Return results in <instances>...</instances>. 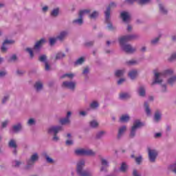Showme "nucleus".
<instances>
[{"mask_svg": "<svg viewBox=\"0 0 176 176\" xmlns=\"http://www.w3.org/2000/svg\"><path fill=\"white\" fill-rule=\"evenodd\" d=\"M86 161L85 160H80L76 164V174L78 176H94L93 172L89 169H85Z\"/></svg>", "mask_w": 176, "mask_h": 176, "instance_id": "obj_1", "label": "nucleus"}, {"mask_svg": "<svg viewBox=\"0 0 176 176\" xmlns=\"http://www.w3.org/2000/svg\"><path fill=\"white\" fill-rule=\"evenodd\" d=\"M121 50L127 54H133L137 52V47H133L131 44L126 43V41L118 40Z\"/></svg>", "mask_w": 176, "mask_h": 176, "instance_id": "obj_2", "label": "nucleus"}, {"mask_svg": "<svg viewBox=\"0 0 176 176\" xmlns=\"http://www.w3.org/2000/svg\"><path fill=\"white\" fill-rule=\"evenodd\" d=\"M74 153L76 156H96V153L93 150L85 148H77Z\"/></svg>", "mask_w": 176, "mask_h": 176, "instance_id": "obj_3", "label": "nucleus"}, {"mask_svg": "<svg viewBox=\"0 0 176 176\" xmlns=\"http://www.w3.org/2000/svg\"><path fill=\"white\" fill-rule=\"evenodd\" d=\"M39 161V154L38 153H33L29 159L26 161V166H25V170H31L36 162Z\"/></svg>", "mask_w": 176, "mask_h": 176, "instance_id": "obj_4", "label": "nucleus"}, {"mask_svg": "<svg viewBox=\"0 0 176 176\" xmlns=\"http://www.w3.org/2000/svg\"><path fill=\"white\" fill-rule=\"evenodd\" d=\"M144 124L140 120H135L133 122V126L131 127L130 133H129V138H135L137 134L138 129H140L142 127Z\"/></svg>", "mask_w": 176, "mask_h": 176, "instance_id": "obj_5", "label": "nucleus"}, {"mask_svg": "<svg viewBox=\"0 0 176 176\" xmlns=\"http://www.w3.org/2000/svg\"><path fill=\"white\" fill-rule=\"evenodd\" d=\"M147 152L150 163H156V159H157V156L159 155V151L155 148L148 147Z\"/></svg>", "mask_w": 176, "mask_h": 176, "instance_id": "obj_6", "label": "nucleus"}, {"mask_svg": "<svg viewBox=\"0 0 176 176\" xmlns=\"http://www.w3.org/2000/svg\"><path fill=\"white\" fill-rule=\"evenodd\" d=\"M76 81L65 80L63 82L61 87L62 89H67V90H70V91H75V90H76Z\"/></svg>", "mask_w": 176, "mask_h": 176, "instance_id": "obj_7", "label": "nucleus"}, {"mask_svg": "<svg viewBox=\"0 0 176 176\" xmlns=\"http://www.w3.org/2000/svg\"><path fill=\"white\" fill-rule=\"evenodd\" d=\"M140 36L138 34H127L120 37L118 41H122L123 42H130L131 41H135L139 39Z\"/></svg>", "mask_w": 176, "mask_h": 176, "instance_id": "obj_8", "label": "nucleus"}, {"mask_svg": "<svg viewBox=\"0 0 176 176\" xmlns=\"http://www.w3.org/2000/svg\"><path fill=\"white\" fill-rule=\"evenodd\" d=\"M71 116H72V111H68L65 118L60 120V123L62 126L65 124H71Z\"/></svg>", "mask_w": 176, "mask_h": 176, "instance_id": "obj_9", "label": "nucleus"}, {"mask_svg": "<svg viewBox=\"0 0 176 176\" xmlns=\"http://www.w3.org/2000/svg\"><path fill=\"white\" fill-rule=\"evenodd\" d=\"M60 131H63L62 126H52L47 129V133L50 134V135H54V134H58Z\"/></svg>", "mask_w": 176, "mask_h": 176, "instance_id": "obj_10", "label": "nucleus"}, {"mask_svg": "<svg viewBox=\"0 0 176 176\" xmlns=\"http://www.w3.org/2000/svg\"><path fill=\"white\" fill-rule=\"evenodd\" d=\"M117 5L116 3L111 2L109 3V6L107 8V10L104 12L106 21L109 22V17L111 16V9H115Z\"/></svg>", "mask_w": 176, "mask_h": 176, "instance_id": "obj_11", "label": "nucleus"}, {"mask_svg": "<svg viewBox=\"0 0 176 176\" xmlns=\"http://www.w3.org/2000/svg\"><path fill=\"white\" fill-rule=\"evenodd\" d=\"M163 75L162 73H159L157 72H154V81L152 82V86L157 83L158 85H162L163 83Z\"/></svg>", "mask_w": 176, "mask_h": 176, "instance_id": "obj_12", "label": "nucleus"}, {"mask_svg": "<svg viewBox=\"0 0 176 176\" xmlns=\"http://www.w3.org/2000/svg\"><path fill=\"white\" fill-rule=\"evenodd\" d=\"M100 171H107V168L109 167V161L104 157L100 158Z\"/></svg>", "mask_w": 176, "mask_h": 176, "instance_id": "obj_13", "label": "nucleus"}, {"mask_svg": "<svg viewBox=\"0 0 176 176\" xmlns=\"http://www.w3.org/2000/svg\"><path fill=\"white\" fill-rule=\"evenodd\" d=\"M120 17L124 23H130L131 20V14L127 11H123L120 13Z\"/></svg>", "mask_w": 176, "mask_h": 176, "instance_id": "obj_14", "label": "nucleus"}, {"mask_svg": "<svg viewBox=\"0 0 176 176\" xmlns=\"http://www.w3.org/2000/svg\"><path fill=\"white\" fill-rule=\"evenodd\" d=\"M12 133L14 134H17L20 131H23V124L21 122H18L14 124L11 129Z\"/></svg>", "mask_w": 176, "mask_h": 176, "instance_id": "obj_15", "label": "nucleus"}, {"mask_svg": "<svg viewBox=\"0 0 176 176\" xmlns=\"http://www.w3.org/2000/svg\"><path fill=\"white\" fill-rule=\"evenodd\" d=\"M46 43V40L45 38H41L39 41H36L33 49L35 52H40L42 49V46Z\"/></svg>", "mask_w": 176, "mask_h": 176, "instance_id": "obj_16", "label": "nucleus"}, {"mask_svg": "<svg viewBox=\"0 0 176 176\" xmlns=\"http://www.w3.org/2000/svg\"><path fill=\"white\" fill-rule=\"evenodd\" d=\"M69 34V33L67 30L61 31L60 32L58 35L56 36V38L60 42H64V41H65V39L67 38V36H68Z\"/></svg>", "mask_w": 176, "mask_h": 176, "instance_id": "obj_17", "label": "nucleus"}, {"mask_svg": "<svg viewBox=\"0 0 176 176\" xmlns=\"http://www.w3.org/2000/svg\"><path fill=\"white\" fill-rule=\"evenodd\" d=\"M60 7L54 8L50 11V16L52 19H57L60 16Z\"/></svg>", "mask_w": 176, "mask_h": 176, "instance_id": "obj_18", "label": "nucleus"}, {"mask_svg": "<svg viewBox=\"0 0 176 176\" xmlns=\"http://www.w3.org/2000/svg\"><path fill=\"white\" fill-rule=\"evenodd\" d=\"M127 131V126L126 125L122 126L118 129V133L117 135V139L120 140L123 135H124V133Z\"/></svg>", "mask_w": 176, "mask_h": 176, "instance_id": "obj_19", "label": "nucleus"}, {"mask_svg": "<svg viewBox=\"0 0 176 176\" xmlns=\"http://www.w3.org/2000/svg\"><path fill=\"white\" fill-rule=\"evenodd\" d=\"M159 8V12L160 14H162V16H167L168 14V10L167 8H166V6L163 3H160L158 5Z\"/></svg>", "mask_w": 176, "mask_h": 176, "instance_id": "obj_20", "label": "nucleus"}, {"mask_svg": "<svg viewBox=\"0 0 176 176\" xmlns=\"http://www.w3.org/2000/svg\"><path fill=\"white\" fill-rule=\"evenodd\" d=\"M128 76L129 78H130L131 80H135V79H137V76H138V70L137 69L130 70L128 73Z\"/></svg>", "mask_w": 176, "mask_h": 176, "instance_id": "obj_21", "label": "nucleus"}, {"mask_svg": "<svg viewBox=\"0 0 176 176\" xmlns=\"http://www.w3.org/2000/svg\"><path fill=\"white\" fill-rule=\"evenodd\" d=\"M160 120H162V111L157 110L154 114L153 121L155 123H159Z\"/></svg>", "mask_w": 176, "mask_h": 176, "instance_id": "obj_22", "label": "nucleus"}, {"mask_svg": "<svg viewBox=\"0 0 176 176\" xmlns=\"http://www.w3.org/2000/svg\"><path fill=\"white\" fill-rule=\"evenodd\" d=\"M138 93L140 97H145L146 96V87L144 85L140 86Z\"/></svg>", "mask_w": 176, "mask_h": 176, "instance_id": "obj_23", "label": "nucleus"}, {"mask_svg": "<svg viewBox=\"0 0 176 176\" xmlns=\"http://www.w3.org/2000/svg\"><path fill=\"white\" fill-rule=\"evenodd\" d=\"M100 16V12L98 10H94L91 13L88 15V19L89 20H97Z\"/></svg>", "mask_w": 176, "mask_h": 176, "instance_id": "obj_24", "label": "nucleus"}, {"mask_svg": "<svg viewBox=\"0 0 176 176\" xmlns=\"http://www.w3.org/2000/svg\"><path fill=\"white\" fill-rule=\"evenodd\" d=\"M66 55L65 53L63 52H58L55 54L54 60L55 61H58V60H63L65 58Z\"/></svg>", "mask_w": 176, "mask_h": 176, "instance_id": "obj_25", "label": "nucleus"}, {"mask_svg": "<svg viewBox=\"0 0 176 176\" xmlns=\"http://www.w3.org/2000/svg\"><path fill=\"white\" fill-rule=\"evenodd\" d=\"M131 95L127 92H121L119 94L120 100H129V98H131Z\"/></svg>", "mask_w": 176, "mask_h": 176, "instance_id": "obj_26", "label": "nucleus"}, {"mask_svg": "<svg viewBox=\"0 0 176 176\" xmlns=\"http://www.w3.org/2000/svg\"><path fill=\"white\" fill-rule=\"evenodd\" d=\"M127 170H129V165L126 162H122L120 165L119 170L120 173H127Z\"/></svg>", "mask_w": 176, "mask_h": 176, "instance_id": "obj_27", "label": "nucleus"}, {"mask_svg": "<svg viewBox=\"0 0 176 176\" xmlns=\"http://www.w3.org/2000/svg\"><path fill=\"white\" fill-rule=\"evenodd\" d=\"M34 89L36 91H37V93H39V91H42V89H43V84L42 83V82H36L34 84Z\"/></svg>", "mask_w": 176, "mask_h": 176, "instance_id": "obj_28", "label": "nucleus"}, {"mask_svg": "<svg viewBox=\"0 0 176 176\" xmlns=\"http://www.w3.org/2000/svg\"><path fill=\"white\" fill-rule=\"evenodd\" d=\"M72 24H74V25H83V18L78 16V19H76L72 21Z\"/></svg>", "mask_w": 176, "mask_h": 176, "instance_id": "obj_29", "label": "nucleus"}, {"mask_svg": "<svg viewBox=\"0 0 176 176\" xmlns=\"http://www.w3.org/2000/svg\"><path fill=\"white\" fill-rule=\"evenodd\" d=\"M130 120V116L129 114L122 115L120 118V122L122 123H127Z\"/></svg>", "mask_w": 176, "mask_h": 176, "instance_id": "obj_30", "label": "nucleus"}, {"mask_svg": "<svg viewBox=\"0 0 176 176\" xmlns=\"http://www.w3.org/2000/svg\"><path fill=\"white\" fill-rule=\"evenodd\" d=\"M124 74H126L125 69H118L115 72V75L116 76H117V78H120L121 76H123Z\"/></svg>", "mask_w": 176, "mask_h": 176, "instance_id": "obj_31", "label": "nucleus"}, {"mask_svg": "<svg viewBox=\"0 0 176 176\" xmlns=\"http://www.w3.org/2000/svg\"><path fill=\"white\" fill-rule=\"evenodd\" d=\"M43 156L45 158V160L47 162V163H50V164H53V163H54V160H52V157H50L47 153H43Z\"/></svg>", "mask_w": 176, "mask_h": 176, "instance_id": "obj_32", "label": "nucleus"}, {"mask_svg": "<svg viewBox=\"0 0 176 176\" xmlns=\"http://www.w3.org/2000/svg\"><path fill=\"white\" fill-rule=\"evenodd\" d=\"M8 146L10 148H17V142L14 139H11L8 142Z\"/></svg>", "mask_w": 176, "mask_h": 176, "instance_id": "obj_33", "label": "nucleus"}, {"mask_svg": "<svg viewBox=\"0 0 176 176\" xmlns=\"http://www.w3.org/2000/svg\"><path fill=\"white\" fill-rule=\"evenodd\" d=\"M164 76H167L168 75H173L174 74V70L171 69H168L166 70H164L162 72H160Z\"/></svg>", "mask_w": 176, "mask_h": 176, "instance_id": "obj_34", "label": "nucleus"}, {"mask_svg": "<svg viewBox=\"0 0 176 176\" xmlns=\"http://www.w3.org/2000/svg\"><path fill=\"white\" fill-rule=\"evenodd\" d=\"M105 134H107V132L105 131H100L99 132H97L96 135V140H101V138H103Z\"/></svg>", "mask_w": 176, "mask_h": 176, "instance_id": "obj_35", "label": "nucleus"}, {"mask_svg": "<svg viewBox=\"0 0 176 176\" xmlns=\"http://www.w3.org/2000/svg\"><path fill=\"white\" fill-rule=\"evenodd\" d=\"M159 41H160V36L155 37L154 38L151 39V45L156 46V45H157V43H159Z\"/></svg>", "mask_w": 176, "mask_h": 176, "instance_id": "obj_36", "label": "nucleus"}, {"mask_svg": "<svg viewBox=\"0 0 176 176\" xmlns=\"http://www.w3.org/2000/svg\"><path fill=\"white\" fill-rule=\"evenodd\" d=\"M144 111L148 116H151V107L147 102H144Z\"/></svg>", "mask_w": 176, "mask_h": 176, "instance_id": "obj_37", "label": "nucleus"}, {"mask_svg": "<svg viewBox=\"0 0 176 176\" xmlns=\"http://www.w3.org/2000/svg\"><path fill=\"white\" fill-rule=\"evenodd\" d=\"M90 74V67L89 66L85 67L82 69V75L87 78V75Z\"/></svg>", "mask_w": 176, "mask_h": 176, "instance_id": "obj_38", "label": "nucleus"}, {"mask_svg": "<svg viewBox=\"0 0 176 176\" xmlns=\"http://www.w3.org/2000/svg\"><path fill=\"white\" fill-rule=\"evenodd\" d=\"M89 107L91 109H97L100 107V104L97 101H93L90 103Z\"/></svg>", "mask_w": 176, "mask_h": 176, "instance_id": "obj_39", "label": "nucleus"}, {"mask_svg": "<svg viewBox=\"0 0 176 176\" xmlns=\"http://www.w3.org/2000/svg\"><path fill=\"white\" fill-rule=\"evenodd\" d=\"M138 64H140V62L134 59L126 61V65H138Z\"/></svg>", "mask_w": 176, "mask_h": 176, "instance_id": "obj_40", "label": "nucleus"}, {"mask_svg": "<svg viewBox=\"0 0 176 176\" xmlns=\"http://www.w3.org/2000/svg\"><path fill=\"white\" fill-rule=\"evenodd\" d=\"M105 21L106 23H107V28L108 30H109V31H116V26H113V25H112V23H111L109 21H107V19H105Z\"/></svg>", "mask_w": 176, "mask_h": 176, "instance_id": "obj_41", "label": "nucleus"}, {"mask_svg": "<svg viewBox=\"0 0 176 176\" xmlns=\"http://www.w3.org/2000/svg\"><path fill=\"white\" fill-rule=\"evenodd\" d=\"M61 79H64L65 78H68V79H72L73 78H75V74L72 73L69 74H65L63 76H61Z\"/></svg>", "mask_w": 176, "mask_h": 176, "instance_id": "obj_42", "label": "nucleus"}, {"mask_svg": "<svg viewBox=\"0 0 176 176\" xmlns=\"http://www.w3.org/2000/svg\"><path fill=\"white\" fill-rule=\"evenodd\" d=\"M168 61H169V63H173V61H176V52L171 54V55L168 58Z\"/></svg>", "mask_w": 176, "mask_h": 176, "instance_id": "obj_43", "label": "nucleus"}, {"mask_svg": "<svg viewBox=\"0 0 176 176\" xmlns=\"http://www.w3.org/2000/svg\"><path fill=\"white\" fill-rule=\"evenodd\" d=\"M85 58L84 57H80L78 59H77L75 62V65H82V64H83V63H85Z\"/></svg>", "mask_w": 176, "mask_h": 176, "instance_id": "obj_44", "label": "nucleus"}, {"mask_svg": "<svg viewBox=\"0 0 176 176\" xmlns=\"http://www.w3.org/2000/svg\"><path fill=\"white\" fill-rule=\"evenodd\" d=\"M36 124V120H35V118H30L27 122L28 126H35Z\"/></svg>", "mask_w": 176, "mask_h": 176, "instance_id": "obj_45", "label": "nucleus"}, {"mask_svg": "<svg viewBox=\"0 0 176 176\" xmlns=\"http://www.w3.org/2000/svg\"><path fill=\"white\" fill-rule=\"evenodd\" d=\"M8 63H16L17 61V55L12 54L8 60Z\"/></svg>", "mask_w": 176, "mask_h": 176, "instance_id": "obj_46", "label": "nucleus"}, {"mask_svg": "<svg viewBox=\"0 0 176 176\" xmlns=\"http://www.w3.org/2000/svg\"><path fill=\"white\" fill-rule=\"evenodd\" d=\"M47 56L45 54L41 55L38 57V61H40L41 63H47Z\"/></svg>", "mask_w": 176, "mask_h": 176, "instance_id": "obj_47", "label": "nucleus"}, {"mask_svg": "<svg viewBox=\"0 0 176 176\" xmlns=\"http://www.w3.org/2000/svg\"><path fill=\"white\" fill-rule=\"evenodd\" d=\"M90 126L92 127V129H97L98 127V122L97 120H94L89 122Z\"/></svg>", "mask_w": 176, "mask_h": 176, "instance_id": "obj_48", "label": "nucleus"}, {"mask_svg": "<svg viewBox=\"0 0 176 176\" xmlns=\"http://www.w3.org/2000/svg\"><path fill=\"white\" fill-rule=\"evenodd\" d=\"M25 52H27L28 53H29L30 54V58H31V60H32V58H34V51H32V49L30 47H27L25 49Z\"/></svg>", "mask_w": 176, "mask_h": 176, "instance_id": "obj_49", "label": "nucleus"}, {"mask_svg": "<svg viewBox=\"0 0 176 176\" xmlns=\"http://www.w3.org/2000/svg\"><path fill=\"white\" fill-rule=\"evenodd\" d=\"M49 41H50V45L54 46V45L56 44V42H57L58 39L57 38V37H51L50 38Z\"/></svg>", "mask_w": 176, "mask_h": 176, "instance_id": "obj_50", "label": "nucleus"}, {"mask_svg": "<svg viewBox=\"0 0 176 176\" xmlns=\"http://www.w3.org/2000/svg\"><path fill=\"white\" fill-rule=\"evenodd\" d=\"M152 0H138V3L139 5H148V3H151Z\"/></svg>", "mask_w": 176, "mask_h": 176, "instance_id": "obj_51", "label": "nucleus"}, {"mask_svg": "<svg viewBox=\"0 0 176 176\" xmlns=\"http://www.w3.org/2000/svg\"><path fill=\"white\" fill-rule=\"evenodd\" d=\"M176 82V76H174L173 77H170L168 80V85H170V86H173V85H174V83H175Z\"/></svg>", "mask_w": 176, "mask_h": 176, "instance_id": "obj_52", "label": "nucleus"}, {"mask_svg": "<svg viewBox=\"0 0 176 176\" xmlns=\"http://www.w3.org/2000/svg\"><path fill=\"white\" fill-rule=\"evenodd\" d=\"M22 164H24V162L21 161L15 160L13 162V166L16 168L20 167V166H21Z\"/></svg>", "mask_w": 176, "mask_h": 176, "instance_id": "obj_53", "label": "nucleus"}, {"mask_svg": "<svg viewBox=\"0 0 176 176\" xmlns=\"http://www.w3.org/2000/svg\"><path fill=\"white\" fill-rule=\"evenodd\" d=\"M94 45V41H86L84 43V46L85 47H91Z\"/></svg>", "mask_w": 176, "mask_h": 176, "instance_id": "obj_54", "label": "nucleus"}, {"mask_svg": "<svg viewBox=\"0 0 176 176\" xmlns=\"http://www.w3.org/2000/svg\"><path fill=\"white\" fill-rule=\"evenodd\" d=\"M10 98V95H5L1 100L2 104H6V102H8V101H9V99Z\"/></svg>", "mask_w": 176, "mask_h": 176, "instance_id": "obj_55", "label": "nucleus"}, {"mask_svg": "<svg viewBox=\"0 0 176 176\" xmlns=\"http://www.w3.org/2000/svg\"><path fill=\"white\" fill-rule=\"evenodd\" d=\"M135 161L137 164H141V163L142 162V155H140L139 157H135Z\"/></svg>", "mask_w": 176, "mask_h": 176, "instance_id": "obj_56", "label": "nucleus"}, {"mask_svg": "<svg viewBox=\"0 0 176 176\" xmlns=\"http://www.w3.org/2000/svg\"><path fill=\"white\" fill-rule=\"evenodd\" d=\"M3 43L6 45H14V43H16V41H14V40H5L3 41Z\"/></svg>", "mask_w": 176, "mask_h": 176, "instance_id": "obj_57", "label": "nucleus"}, {"mask_svg": "<svg viewBox=\"0 0 176 176\" xmlns=\"http://www.w3.org/2000/svg\"><path fill=\"white\" fill-rule=\"evenodd\" d=\"M52 140L54 142H58V141H60V138L57 135V133H55L53 135Z\"/></svg>", "mask_w": 176, "mask_h": 176, "instance_id": "obj_58", "label": "nucleus"}, {"mask_svg": "<svg viewBox=\"0 0 176 176\" xmlns=\"http://www.w3.org/2000/svg\"><path fill=\"white\" fill-rule=\"evenodd\" d=\"M1 52L2 53H6L8 52V47L6 46V44H4V43H3L1 46Z\"/></svg>", "mask_w": 176, "mask_h": 176, "instance_id": "obj_59", "label": "nucleus"}, {"mask_svg": "<svg viewBox=\"0 0 176 176\" xmlns=\"http://www.w3.org/2000/svg\"><path fill=\"white\" fill-rule=\"evenodd\" d=\"M65 144L67 146H71V145H74V140H67L65 142Z\"/></svg>", "mask_w": 176, "mask_h": 176, "instance_id": "obj_60", "label": "nucleus"}, {"mask_svg": "<svg viewBox=\"0 0 176 176\" xmlns=\"http://www.w3.org/2000/svg\"><path fill=\"white\" fill-rule=\"evenodd\" d=\"M162 91L166 93L167 91V85L166 84H161Z\"/></svg>", "mask_w": 176, "mask_h": 176, "instance_id": "obj_61", "label": "nucleus"}, {"mask_svg": "<svg viewBox=\"0 0 176 176\" xmlns=\"http://www.w3.org/2000/svg\"><path fill=\"white\" fill-rule=\"evenodd\" d=\"M126 82V78H120L119 80H118L117 84L118 85H123Z\"/></svg>", "mask_w": 176, "mask_h": 176, "instance_id": "obj_62", "label": "nucleus"}, {"mask_svg": "<svg viewBox=\"0 0 176 176\" xmlns=\"http://www.w3.org/2000/svg\"><path fill=\"white\" fill-rule=\"evenodd\" d=\"M133 176H141V175L140 173H138V170L137 169H133Z\"/></svg>", "mask_w": 176, "mask_h": 176, "instance_id": "obj_63", "label": "nucleus"}, {"mask_svg": "<svg viewBox=\"0 0 176 176\" xmlns=\"http://www.w3.org/2000/svg\"><path fill=\"white\" fill-rule=\"evenodd\" d=\"M45 71L50 70V65H49V63L47 62H45Z\"/></svg>", "mask_w": 176, "mask_h": 176, "instance_id": "obj_64", "label": "nucleus"}]
</instances>
